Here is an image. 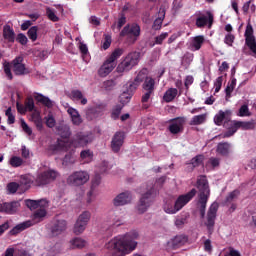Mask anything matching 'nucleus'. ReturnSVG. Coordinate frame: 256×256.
<instances>
[{
	"label": "nucleus",
	"instance_id": "1",
	"mask_svg": "<svg viewBox=\"0 0 256 256\" xmlns=\"http://www.w3.org/2000/svg\"><path fill=\"white\" fill-rule=\"evenodd\" d=\"M197 189L199 190L197 208L199 209L201 218L205 217L206 207L210 197V188L205 175H200L197 180Z\"/></svg>",
	"mask_w": 256,
	"mask_h": 256
},
{
	"label": "nucleus",
	"instance_id": "2",
	"mask_svg": "<svg viewBox=\"0 0 256 256\" xmlns=\"http://www.w3.org/2000/svg\"><path fill=\"white\" fill-rule=\"evenodd\" d=\"M226 132L220 134L221 139H227L234 136V134L241 129L242 131L254 130L256 128V123L254 120L251 121H227L224 125Z\"/></svg>",
	"mask_w": 256,
	"mask_h": 256
},
{
	"label": "nucleus",
	"instance_id": "3",
	"mask_svg": "<svg viewBox=\"0 0 256 256\" xmlns=\"http://www.w3.org/2000/svg\"><path fill=\"white\" fill-rule=\"evenodd\" d=\"M124 54V49L117 48L115 49L111 55L105 60V62L98 69L99 77L108 76L116 67L117 60Z\"/></svg>",
	"mask_w": 256,
	"mask_h": 256
},
{
	"label": "nucleus",
	"instance_id": "4",
	"mask_svg": "<svg viewBox=\"0 0 256 256\" xmlns=\"http://www.w3.org/2000/svg\"><path fill=\"white\" fill-rule=\"evenodd\" d=\"M46 208L47 207L40 206L39 209H37L32 216V221L34 223H32V221L30 220L20 223L10 230V235H17L25 229L31 227L33 224L41 222L47 215Z\"/></svg>",
	"mask_w": 256,
	"mask_h": 256
},
{
	"label": "nucleus",
	"instance_id": "5",
	"mask_svg": "<svg viewBox=\"0 0 256 256\" xmlns=\"http://www.w3.org/2000/svg\"><path fill=\"white\" fill-rule=\"evenodd\" d=\"M156 90V80L152 77L146 78L142 84V92L144 94L141 97L142 109L146 110L150 108V105L147 104L151 99L152 95L155 94Z\"/></svg>",
	"mask_w": 256,
	"mask_h": 256
},
{
	"label": "nucleus",
	"instance_id": "6",
	"mask_svg": "<svg viewBox=\"0 0 256 256\" xmlns=\"http://www.w3.org/2000/svg\"><path fill=\"white\" fill-rule=\"evenodd\" d=\"M139 60L140 54L138 52H131L118 64L116 71L118 73L129 72L139 64Z\"/></svg>",
	"mask_w": 256,
	"mask_h": 256
},
{
	"label": "nucleus",
	"instance_id": "7",
	"mask_svg": "<svg viewBox=\"0 0 256 256\" xmlns=\"http://www.w3.org/2000/svg\"><path fill=\"white\" fill-rule=\"evenodd\" d=\"M59 176L60 173L58 171L54 169H48L38 173L34 183L37 187H44L53 183Z\"/></svg>",
	"mask_w": 256,
	"mask_h": 256
},
{
	"label": "nucleus",
	"instance_id": "8",
	"mask_svg": "<svg viewBox=\"0 0 256 256\" xmlns=\"http://www.w3.org/2000/svg\"><path fill=\"white\" fill-rule=\"evenodd\" d=\"M90 180V174L85 170H78L71 173L66 183L71 187H81L84 186Z\"/></svg>",
	"mask_w": 256,
	"mask_h": 256
},
{
	"label": "nucleus",
	"instance_id": "9",
	"mask_svg": "<svg viewBox=\"0 0 256 256\" xmlns=\"http://www.w3.org/2000/svg\"><path fill=\"white\" fill-rule=\"evenodd\" d=\"M157 197V190L155 188H150L142 195L140 198L139 204L137 206L138 212L143 214L152 206Z\"/></svg>",
	"mask_w": 256,
	"mask_h": 256
},
{
	"label": "nucleus",
	"instance_id": "10",
	"mask_svg": "<svg viewBox=\"0 0 256 256\" xmlns=\"http://www.w3.org/2000/svg\"><path fill=\"white\" fill-rule=\"evenodd\" d=\"M140 35L141 26L138 23L127 24L119 34L120 37H127L131 43L137 42Z\"/></svg>",
	"mask_w": 256,
	"mask_h": 256
},
{
	"label": "nucleus",
	"instance_id": "11",
	"mask_svg": "<svg viewBox=\"0 0 256 256\" xmlns=\"http://www.w3.org/2000/svg\"><path fill=\"white\" fill-rule=\"evenodd\" d=\"M68 228V222L63 219L60 215H57L51 221V234L56 237L64 233Z\"/></svg>",
	"mask_w": 256,
	"mask_h": 256
},
{
	"label": "nucleus",
	"instance_id": "12",
	"mask_svg": "<svg viewBox=\"0 0 256 256\" xmlns=\"http://www.w3.org/2000/svg\"><path fill=\"white\" fill-rule=\"evenodd\" d=\"M218 209H219V204L217 202H214L210 206L208 213H207V221L205 222V225H206V227L208 229V233L210 235H212L214 232L215 220L217 217Z\"/></svg>",
	"mask_w": 256,
	"mask_h": 256
},
{
	"label": "nucleus",
	"instance_id": "13",
	"mask_svg": "<svg viewBox=\"0 0 256 256\" xmlns=\"http://www.w3.org/2000/svg\"><path fill=\"white\" fill-rule=\"evenodd\" d=\"M90 220H91V213L89 211L82 212V214H80V216L74 226V233L76 235L82 234L85 231V229L87 228V225Z\"/></svg>",
	"mask_w": 256,
	"mask_h": 256
},
{
	"label": "nucleus",
	"instance_id": "14",
	"mask_svg": "<svg viewBox=\"0 0 256 256\" xmlns=\"http://www.w3.org/2000/svg\"><path fill=\"white\" fill-rule=\"evenodd\" d=\"M149 71L146 68L141 69L137 76L134 78L133 82L129 83L127 91L130 93L135 92L138 87L141 85V83L145 82L147 78H150L148 76Z\"/></svg>",
	"mask_w": 256,
	"mask_h": 256
},
{
	"label": "nucleus",
	"instance_id": "15",
	"mask_svg": "<svg viewBox=\"0 0 256 256\" xmlns=\"http://www.w3.org/2000/svg\"><path fill=\"white\" fill-rule=\"evenodd\" d=\"M244 37H246V46L249 50L256 55V40L254 36V30L251 23L246 26V32H244Z\"/></svg>",
	"mask_w": 256,
	"mask_h": 256
},
{
	"label": "nucleus",
	"instance_id": "16",
	"mask_svg": "<svg viewBox=\"0 0 256 256\" xmlns=\"http://www.w3.org/2000/svg\"><path fill=\"white\" fill-rule=\"evenodd\" d=\"M93 141L91 135L84 133V132H78L73 138H72V145L76 148L79 147H85L89 143Z\"/></svg>",
	"mask_w": 256,
	"mask_h": 256
},
{
	"label": "nucleus",
	"instance_id": "17",
	"mask_svg": "<svg viewBox=\"0 0 256 256\" xmlns=\"http://www.w3.org/2000/svg\"><path fill=\"white\" fill-rule=\"evenodd\" d=\"M186 119L184 117H176L173 119H170L168 130L172 135H177L181 133L184 129Z\"/></svg>",
	"mask_w": 256,
	"mask_h": 256
},
{
	"label": "nucleus",
	"instance_id": "18",
	"mask_svg": "<svg viewBox=\"0 0 256 256\" xmlns=\"http://www.w3.org/2000/svg\"><path fill=\"white\" fill-rule=\"evenodd\" d=\"M22 62L23 58L20 56L12 61V71L16 76H24L30 73L29 69Z\"/></svg>",
	"mask_w": 256,
	"mask_h": 256
},
{
	"label": "nucleus",
	"instance_id": "19",
	"mask_svg": "<svg viewBox=\"0 0 256 256\" xmlns=\"http://www.w3.org/2000/svg\"><path fill=\"white\" fill-rule=\"evenodd\" d=\"M197 194V190L195 188H192L190 192H187V194L180 195L177 200L175 201L176 208L178 211H180L184 206H186Z\"/></svg>",
	"mask_w": 256,
	"mask_h": 256
},
{
	"label": "nucleus",
	"instance_id": "20",
	"mask_svg": "<svg viewBox=\"0 0 256 256\" xmlns=\"http://www.w3.org/2000/svg\"><path fill=\"white\" fill-rule=\"evenodd\" d=\"M125 140V135L123 132H116L111 140V150L113 153H119Z\"/></svg>",
	"mask_w": 256,
	"mask_h": 256
},
{
	"label": "nucleus",
	"instance_id": "21",
	"mask_svg": "<svg viewBox=\"0 0 256 256\" xmlns=\"http://www.w3.org/2000/svg\"><path fill=\"white\" fill-rule=\"evenodd\" d=\"M104 111H105V105L97 104L94 107H90L88 108V110H86V118L92 121L100 117V115H103Z\"/></svg>",
	"mask_w": 256,
	"mask_h": 256
},
{
	"label": "nucleus",
	"instance_id": "22",
	"mask_svg": "<svg viewBox=\"0 0 256 256\" xmlns=\"http://www.w3.org/2000/svg\"><path fill=\"white\" fill-rule=\"evenodd\" d=\"M101 184V175L95 174L94 178H92V186H90V190L88 194H86V202L88 204L92 203L95 198V190Z\"/></svg>",
	"mask_w": 256,
	"mask_h": 256
},
{
	"label": "nucleus",
	"instance_id": "23",
	"mask_svg": "<svg viewBox=\"0 0 256 256\" xmlns=\"http://www.w3.org/2000/svg\"><path fill=\"white\" fill-rule=\"evenodd\" d=\"M231 115H232V112L230 110H226V111L220 110L219 113L215 115L214 123L220 127L222 125L224 126L227 122H233L231 120Z\"/></svg>",
	"mask_w": 256,
	"mask_h": 256
},
{
	"label": "nucleus",
	"instance_id": "24",
	"mask_svg": "<svg viewBox=\"0 0 256 256\" xmlns=\"http://www.w3.org/2000/svg\"><path fill=\"white\" fill-rule=\"evenodd\" d=\"M132 201L131 192H121L113 199V205L115 207L125 206Z\"/></svg>",
	"mask_w": 256,
	"mask_h": 256
},
{
	"label": "nucleus",
	"instance_id": "25",
	"mask_svg": "<svg viewBox=\"0 0 256 256\" xmlns=\"http://www.w3.org/2000/svg\"><path fill=\"white\" fill-rule=\"evenodd\" d=\"M19 207H20L19 201L3 203V204H0V212L8 215H13L17 213V211L19 210Z\"/></svg>",
	"mask_w": 256,
	"mask_h": 256
},
{
	"label": "nucleus",
	"instance_id": "26",
	"mask_svg": "<svg viewBox=\"0 0 256 256\" xmlns=\"http://www.w3.org/2000/svg\"><path fill=\"white\" fill-rule=\"evenodd\" d=\"M214 17L211 12H208V17L201 15L196 18V26L198 28H204L209 23V28L212 26Z\"/></svg>",
	"mask_w": 256,
	"mask_h": 256
},
{
	"label": "nucleus",
	"instance_id": "27",
	"mask_svg": "<svg viewBox=\"0 0 256 256\" xmlns=\"http://www.w3.org/2000/svg\"><path fill=\"white\" fill-rule=\"evenodd\" d=\"M3 38L8 43H15V30L9 24L3 26Z\"/></svg>",
	"mask_w": 256,
	"mask_h": 256
},
{
	"label": "nucleus",
	"instance_id": "28",
	"mask_svg": "<svg viewBox=\"0 0 256 256\" xmlns=\"http://www.w3.org/2000/svg\"><path fill=\"white\" fill-rule=\"evenodd\" d=\"M231 151V144L229 142H220L217 145L216 153L222 157H228Z\"/></svg>",
	"mask_w": 256,
	"mask_h": 256
},
{
	"label": "nucleus",
	"instance_id": "29",
	"mask_svg": "<svg viewBox=\"0 0 256 256\" xmlns=\"http://www.w3.org/2000/svg\"><path fill=\"white\" fill-rule=\"evenodd\" d=\"M67 113L70 114L73 125L80 126L83 123L80 113L75 108L69 107Z\"/></svg>",
	"mask_w": 256,
	"mask_h": 256
},
{
	"label": "nucleus",
	"instance_id": "30",
	"mask_svg": "<svg viewBox=\"0 0 256 256\" xmlns=\"http://www.w3.org/2000/svg\"><path fill=\"white\" fill-rule=\"evenodd\" d=\"M25 205L31 210H38L40 207H48V202L46 200H39V201H34V200H26Z\"/></svg>",
	"mask_w": 256,
	"mask_h": 256
},
{
	"label": "nucleus",
	"instance_id": "31",
	"mask_svg": "<svg viewBox=\"0 0 256 256\" xmlns=\"http://www.w3.org/2000/svg\"><path fill=\"white\" fill-rule=\"evenodd\" d=\"M203 161H204V155L203 154L196 155L195 157H193L191 159V161L189 163H187L188 170L193 171L195 168L201 166L203 164Z\"/></svg>",
	"mask_w": 256,
	"mask_h": 256
},
{
	"label": "nucleus",
	"instance_id": "32",
	"mask_svg": "<svg viewBox=\"0 0 256 256\" xmlns=\"http://www.w3.org/2000/svg\"><path fill=\"white\" fill-rule=\"evenodd\" d=\"M35 100L37 103H40L44 107H48V109H51V107H53V102L48 97H46L40 93H37L35 95Z\"/></svg>",
	"mask_w": 256,
	"mask_h": 256
},
{
	"label": "nucleus",
	"instance_id": "33",
	"mask_svg": "<svg viewBox=\"0 0 256 256\" xmlns=\"http://www.w3.org/2000/svg\"><path fill=\"white\" fill-rule=\"evenodd\" d=\"M204 42H205L204 36H195L191 42V47L193 48L192 50L199 51L202 45L204 44Z\"/></svg>",
	"mask_w": 256,
	"mask_h": 256
},
{
	"label": "nucleus",
	"instance_id": "34",
	"mask_svg": "<svg viewBox=\"0 0 256 256\" xmlns=\"http://www.w3.org/2000/svg\"><path fill=\"white\" fill-rule=\"evenodd\" d=\"M177 93L178 90L175 88L168 89L163 96L165 103H171V101H173L174 98L176 97Z\"/></svg>",
	"mask_w": 256,
	"mask_h": 256
},
{
	"label": "nucleus",
	"instance_id": "35",
	"mask_svg": "<svg viewBox=\"0 0 256 256\" xmlns=\"http://www.w3.org/2000/svg\"><path fill=\"white\" fill-rule=\"evenodd\" d=\"M32 183L33 180H31L29 175H22L21 180H19V187H23L24 190H28Z\"/></svg>",
	"mask_w": 256,
	"mask_h": 256
},
{
	"label": "nucleus",
	"instance_id": "36",
	"mask_svg": "<svg viewBox=\"0 0 256 256\" xmlns=\"http://www.w3.org/2000/svg\"><path fill=\"white\" fill-rule=\"evenodd\" d=\"M70 243H71V247L73 249H82L87 244V242L84 239L80 238V237L74 238Z\"/></svg>",
	"mask_w": 256,
	"mask_h": 256
},
{
	"label": "nucleus",
	"instance_id": "37",
	"mask_svg": "<svg viewBox=\"0 0 256 256\" xmlns=\"http://www.w3.org/2000/svg\"><path fill=\"white\" fill-rule=\"evenodd\" d=\"M58 131L60 133V136L63 139H69L71 137L72 132H71L70 127L68 125L59 126Z\"/></svg>",
	"mask_w": 256,
	"mask_h": 256
},
{
	"label": "nucleus",
	"instance_id": "38",
	"mask_svg": "<svg viewBox=\"0 0 256 256\" xmlns=\"http://www.w3.org/2000/svg\"><path fill=\"white\" fill-rule=\"evenodd\" d=\"M164 211L168 214H176L177 212H179L177 206H176V203L173 204V202L171 201H167L165 204H164Z\"/></svg>",
	"mask_w": 256,
	"mask_h": 256
},
{
	"label": "nucleus",
	"instance_id": "39",
	"mask_svg": "<svg viewBox=\"0 0 256 256\" xmlns=\"http://www.w3.org/2000/svg\"><path fill=\"white\" fill-rule=\"evenodd\" d=\"M205 121H206V115L205 114L196 115L191 119L190 125L191 126H199V125L204 124Z\"/></svg>",
	"mask_w": 256,
	"mask_h": 256
},
{
	"label": "nucleus",
	"instance_id": "40",
	"mask_svg": "<svg viewBox=\"0 0 256 256\" xmlns=\"http://www.w3.org/2000/svg\"><path fill=\"white\" fill-rule=\"evenodd\" d=\"M188 238L184 235H179L176 236L173 240H172V245L174 248H178L182 245H184L187 242Z\"/></svg>",
	"mask_w": 256,
	"mask_h": 256
},
{
	"label": "nucleus",
	"instance_id": "41",
	"mask_svg": "<svg viewBox=\"0 0 256 256\" xmlns=\"http://www.w3.org/2000/svg\"><path fill=\"white\" fill-rule=\"evenodd\" d=\"M64 148H65V142L62 139H58L55 144L50 145V150L53 153L62 151V150H64Z\"/></svg>",
	"mask_w": 256,
	"mask_h": 256
},
{
	"label": "nucleus",
	"instance_id": "42",
	"mask_svg": "<svg viewBox=\"0 0 256 256\" xmlns=\"http://www.w3.org/2000/svg\"><path fill=\"white\" fill-rule=\"evenodd\" d=\"M163 20H165V12H162V15L154 20L152 29L155 31L161 30V27L163 26Z\"/></svg>",
	"mask_w": 256,
	"mask_h": 256
},
{
	"label": "nucleus",
	"instance_id": "43",
	"mask_svg": "<svg viewBox=\"0 0 256 256\" xmlns=\"http://www.w3.org/2000/svg\"><path fill=\"white\" fill-rule=\"evenodd\" d=\"M122 109H123L122 105H116L115 107H113L111 111V119L114 121L119 120L120 115L122 113Z\"/></svg>",
	"mask_w": 256,
	"mask_h": 256
},
{
	"label": "nucleus",
	"instance_id": "44",
	"mask_svg": "<svg viewBox=\"0 0 256 256\" xmlns=\"http://www.w3.org/2000/svg\"><path fill=\"white\" fill-rule=\"evenodd\" d=\"M28 38L35 42L38 39V26H31L27 32Z\"/></svg>",
	"mask_w": 256,
	"mask_h": 256
},
{
	"label": "nucleus",
	"instance_id": "45",
	"mask_svg": "<svg viewBox=\"0 0 256 256\" xmlns=\"http://www.w3.org/2000/svg\"><path fill=\"white\" fill-rule=\"evenodd\" d=\"M80 158L86 163H90L93 160V152L91 150H82L80 152Z\"/></svg>",
	"mask_w": 256,
	"mask_h": 256
},
{
	"label": "nucleus",
	"instance_id": "46",
	"mask_svg": "<svg viewBox=\"0 0 256 256\" xmlns=\"http://www.w3.org/2000/svg\"><path fill=\"white\" fill-rule=\"evenodd\" d=\"M236 84H237V79L234 78V77H232V78H231V83H229L228 86H227V88L225 89L226 97H227V98H230V97H231V94H232V92L234 91Z\"/></svg>",
	"mask_w": 256,
	"mask_h": 256
},
{
	"label": "nucleus",
	"instance_id": "47",
	"mask_svg": "<svg viewBox=\"0 0 256 256\" xmlns=\"http://www.w3.org/2000/svg\"><path fill=\"white\" fill-rule=\"evenodd\" d=\"M9 163L13 168H19L23 164V159L19 156H12Z\"/></svg>",
	"mask_w": 256,
	"mask_h": 256
},
{
	"label": "nucleus",
	"instance_id": "48",
	"mask_svg": "<svg viewBox=\"0 0 256 256\" xmlns=\"http://www.w3.org/2000/svg\"><path fill=\"white\" fill-rule=\"evenodd\" d=\"M75 163V158L72 153H67L62 160L63 166H69Z\"/></svg>",
	"mask_w": 256,
	"mask_h": 256
},
{
	"label": "nucleus",
	"instance_id": "49",
	"mask_svg": "<svg viewBox=\"0 0 256 256\" xmlns=\"http://www.w3.org/2000/svg\"><path fill=\"white\" fill-rule=\"evenodd\" d=\"M167 37H169V32H162V34L155 37V42H154L153 46L162 45L163 41H165V39H167Z\"/></svg>",
	"mask_w": 256,
	"mask_h": 256
},
{
	"label": "nucleus",
	"instance_id": "50",
	"mask_svg": "<svg viewBox=\"0 0 256 256\" xmlns=\"http://www.w3.org/2000/svg\"><path fill=\"white\" fill-rule=\"evenodd\" d=\"M24 105H25V108L27 111H29V112L34 111L35 104H34V100L31 96L26 98Z\"/></svg>",
	"mask_w": 256,
	"mask_h": 256
},
{
	"label": "nucleus",
	"instance_id": "51",
	"mask_svg": "<svg viewBox=\"0 0 256 256\" xmlns=\"http://www.w3.org/2000/svg\"><path fill=\"white\" fill-rule=\"evenodd\" d=\"M4 73L8 80H13V73L11 72V64L8 62H5L3 64Z\"/></svg>",
	"mask_w": 256,
	"mask_h": 256
},
{
	"label": "nucleus",
	"instance_id": "52",
	"mask_svg": "<svg viewBox=\"0 0 256 256\" xmlns=\"http://www.w3.org/2000/svg\"><path fill=\"white\" fill-rule=\"evenodd\" d=\"M250 111L248 105L244 104L238 110V117H249Z\"/></svg>",
	"mask_w": 256,
	"mask_h": 256
},
{
	"label": "nucleus",
	"instance_id": "53",
	"mask_svg": "<svg viewBox=\"0 0 256 256\" xmlns=\"http://www.w3.org/2000/svg\"><path fill=\"white\" fill-rule=\"evenodd\" d=\"M20 184L17 182H9L7 184V190L10 194H15L17 193V190H19Z\"/></svg>",
	"mask_w": 256,
	"mask_h": 256
},
{
	"label": "nucleus",
	"instance_id": "54",
	"mask_svg": "<svg viewBox=\"0 0 256 256\" xmlns=\"http://www.w3.org/2000/svg\"><path fill=\"white\" fill-rule=\"evenodd\" d=\"M123 223H121L120 221H116V222H114V223H112V224H109L107 227H104V229H105V231H106V233L108 234V235H112L113 234V231H114V229H115V227H119V226H121Z\"/></svg>",
	"mask_w": 256,
	"mask_h": 256
},
{
	"label": "nucleus",
	"instance_id": "55",
	"mask_svg": "<svg viewBox=\"0 0 256 256\" xmlns=\"http://www.w3.org/2000/svg\"><path fill=\"white\" fill-rule=\"evenodd\" d=\"M112 44V36L110 34H104V42L102 44V49L107 50Z\"/></svg>",
	"mask_w": 256,
	"mask_h": 256
},
{
	"label": "nucleus",
	"instance_id": "56",
	"mask_svg": "<svg viewBox=\"0 0 256 256\" xmlns=\"http://www.w3.org/2000/svg\"><path fill=\"white\" fill-rule=\"evenodd\" d=\"M240 195V190H233V192H230L228 197L226 198V203H232L234 200H236Z\"/></svg>",
	"mask_w": 256,
	"mask_h": 256
},
{
	"label": "nucleus",
	"instance_id": "57",
	"mask_svg": "<svg viewBox=\"0 0 256 256\" xmlns=\"http://www.w3.org/2000/svg\"><path fill=\"white\" fill-rule=\"evenodd\" d=\"M11 107H9L6 112L5 115L8 118V125H13L15 124V115H13V112H11Z\"/></svg>",
	"mask_w": 256,
	"mask_h": 256
},
{
	"label": "nucleus",
	"instance_id": "58",
	"mask_svg": "<svg viewBox=\"0 0 256 256\" xmlns=\"http://www.w3.org/2000/svg\"><path fill=\"white\" fill-rule=\"evenodd\" d=\"M127 23V17L124 13H121V16L118 18L117 21V29L121 30L122 27Z\"/></svg>",
	"mask_w": 256,
	"mask_h": 256
},
{
	"label": "nucleus",
	"instance_id": "59",
	"mask_svg": "<svg viewBox=\"0 0 256 256\" xmlns=\"http://www.w3.org/2000/svg\"><path fill=\"white\" fill-rule=\"evenodd\" d=\"M16 41L21 44L22 46H25L28 43V38L25 36V34H17Z\"/></svg>",
	"mask_w": 256,
	"mask_h": 256
},
{
	"label": "nucleus",
	"instance_id": "60",
	"mask_svg": "<svg viewBox=\"0 0 256 256\" xmlns=\"http://www.w3.org/2000/svg\"><path fill=\"white\" fill-rule=\"evenodd\" d=\"M56 125V121L53 117V115L49 114L47 117H46V126L50 129H53Z\"/></svg>",
	"mask_w": 256,
	"mask_h": 256
},
{
	"label": "nucleus",
	"instance_id": "61",
	"mask_svg": "<svg viewBox=\"0 0 256 256\" xmlns=\"http://www.w3.org/2000/svg\"><path fill=\"white\" fill-rule=\"evenodd\" d=\"M20 122H21V127H22L24 133H25L27 136H31V135H32V129L27 125V123L25 122V120H24V119H21Z\"/></svg>",
	"mask_w": 256,
	"mask_h": 256
},
{
	"label": "nucleus",
	"instance_id": "62",
	"mask_svg": "<svg viewBox=\"0 0 256 256\" xmlns=\"http://www.w3.org/2000/svg\"><path fill=\"white\" fill-rule=\"evenodd\" d=\"M208 164L211 165L213 169L218 168L220 166V158L210 157Z\"/></svg>",
	"mask_w": 256,
	"mask_h": 256
},
{
	"label": "nucleus",
	"instance_id": "63",
	"mask_svg": "<svg viewBox=\"0 0 256 256\" xmlns=\"http://www.w3.org/2000/svg\"><path fill=\"white\" fill-rule=\"evenodd\" d=\"M47 15H48L49 20H51L52 22H58L59 21V17L50 8L47 9Z\"/></svg>",
	"mask_w": 256,
	"mask_h": 256
},
{
	"label": "nucleus",
	"instance_id": "64",
	"mask_svg": "<svg viewBox=\"0 0 256 256\" xmlns=\"http://www.w3.org/2000/svg\"><path fill=\"white\" fill-rule=\"evenodd\" d=\"M222 84H223V76H220L216 79V81L214 83L216 93H218L221 90Z\"/></svg>",
	"mask_w": 256,
	"mask_h": 256
}]
</instances>
